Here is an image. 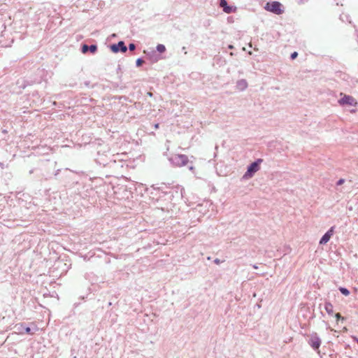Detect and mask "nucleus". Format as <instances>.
<instances>
[{"mask_svg":"<svg viewBox=\"0 0 358 358\" xmlns=\"http://www.w3.org/2000/svg\"><path fill=\"white\" fill-rule=\"evenodd\" d=\"M262 159H257L254 162L251 163L247 169V171L243 176V179H249L252 178L256 172L260 169V164L262 163Z\"/></svg>","mask_w":358,"mask_h":358,"instance_id":"nucleus-1","label":"nucleus"},{"mask_svg":"<svg viewBox=\"0 0 358 358\" xmlns=\"http://www.w3.org/2000/svg\"><path fill=\"white\" fill-rule=\"evenodd\" d=\"M264 9L275 15H280L284 13L282 5L279 1L267 2L264 6Z\"/></svg>","mask_w":358,"mask_h":358,"instance_id":"nucleus-2","label":"nucleus"},{"mask_svg":"<svg viewBox=\"0 0 358 358\" xmlns=\"http://www.w3.org/2000/svg\"><path fill=\"white\" fill-rule=\"evenodd\" d=\"M169 161L174 166L181 167L188 164L189 159L185 155H175L169 158Z\"/></svg>","mask_w":358,"mask_h":358,"instance_id":"nucleus-3","label":"nucleus"},{"mask_svg":"<svg viewBox=\"0 0 358 358\" xmlns=\"http://www.w3.org/2000/svg\"><path fill=\"white\" fill-rule=\"evenodd\" d=\"M308 343L314 350L320 353L319 348L321 345L322 341L317 333H313L310 335Z\"/></svg>","mask_w":358,"mask_h":358,"instance_id":"nucleus-4","label":"nucleus"},{"mask_svg":"<svg viewBox=\"0 0 358 358\" xmlns=\"http://www.w3.org/2000/svg\"><path fill=\"white\" fill-rule=\"evenodd\" d=\"M110 48L111 51L114 53H117L119 52L124 53L127 50V47L122 41H119L117 43L110 45Z\"/></svg>","mask_w":358,"mask_h":358,"instance_id":"nucleus-5","label":"nucleus"},{"mask_svg":"<svg viewBox=\"0 0 358 358\" xmlns=\"http://www.w3.org/2000/svg\"><path fill=\"white\" fill-rule=\"evenodd\" d=\"M219 6L225 13L230 14L236 11V7L234 6H229L227 0H220Z\"/></svg>","mask_w":358,"mask_h":358,"instance_id":"nucleus-6","label":"nucleus"},{"mask_svg":"<svg viewBox=\"0 0 358 358\" xmlns=\"http://www.w3.org/2000/svg\"><path fill=\"white\" fill-rule=\"evenodd\" d=\"M338 103L341 106L348 105V106H354L357 103L355 99L350 95H344V96L338 100Z\"/></svg>","mask_w":358,"mask_h":358,"instance_id":"nucleus-7","label":"nucleus"},{"mask_svg":"<svg viewBox=\"0 0 358 358\" xmlns=\"http://www.w3.org/2000/svg\"><path fill=\"white\" fill-rule=\"evenodd\" d=\"M334 228L335 227H331L320 238L319 243L320 245H324L326 244L331 238V237L333 236L334 233Z\"/></svg>","mask_w":358,"mask_h":358,"instance_id":"nucleus-8","label":"nucleus"},{"mask_svg":"<svg viewBox=\"0 0 358 358\" xmlns=\"http://www.w3.org/2000/svg\"><path fill=\"white\" fill-rule=\"evenodd\" d=\"M97 45L95 44H92L88 45L87 44L82 45L81 51L83 54H86L88 52H90L92 54H94L97 51Z\"/></svg>","mask_w":358,"mask_h":358,"instance_id":"nucleus-9","label":"nucleus"},{"mask_svg":"<svg viewBox=\"0 0 358 358\" xmlns=\"http://www.w3.org/2000/svg\"><path fill=\"white\" fill-rule=\"evenodd\" d=\"M15 328L20 333L24 331L26 334L33 335L34 333L31 331V328L25 327L23 323L17 324L15 325Z\"/></svg>","mask_w":358,"mask_h":358,"instance_id":"nucleus-10","label":"nucleus"},{"mask_svg":"<svg viewBox=\"0 0 358 358\" xmlns=\"http://www.w3.org/2000/svg\"><path fill=\"white\" fill-rule=\"evenodd\" d=\"M236 87L241 90L243 91L248 87V83L245 79L238 80L236 83Z\"/></svg>","mask_w":358,"mask_h":358,"instance_id":"nucleus-11","label":"nucleus"},{"mask_svg":"<svg viewBox=\"0 0 358 358\" xmlns=\"http://www.w3.org/2000/svg\"><path fill=\"white\" fill-rule=\"evenodd\" d=\"M324 309L329 315H333V313H334L333 305L330 302H329V301L325 302Z\"/></svg>","mask_w":358,"mask_h":358,"instance_id":"nucleus-12","label":"nucleus"},{"mask_svg":"<svg viewBox=\"0 0 358 358\" xmlns=\"http://www.w3.org/2000/svg\"><path fill=\"white\" fill-rule=\"evenodd\" d=\"M156 49L160 53H163L166 51V47L163 44H158Z\"/></svg>","mask_w":358,"mask_h":358,"instance_id":"nucleus-13","label":"nucleus"},{"mask_svg":"<svg viewBox=\"0 0 358 358\" xmlns=\"http://www.w3.org/2000/svg\"><path fill=\"white\" fill-rule=\"evenodd\" d=\"M339 291L345 296H348L350 294V291L345 287H340Z\"/></svg>","mask_w":358,"mask_h":358,"instance_id":"nucleus-14","label":"nucleus"},{"mask_svg":"<svg viewBox=\"0 0 358 358\" xmlns=\"http://www.w3.org/2000/svg\"><path fill=\"white\" fill-rule=\"evenodd\" d=\"M94 6H97L99 7H102L104 5V2L101 0H94L92 2Z\"/></svg>","mask_w":358,"mask_h":358,"instance_id":"nucleus-15","label":"nucleus"},{"mask_svg":"<svg viewBox=\"0 0 358 358\" xmlns=\"http://www.w3.org/2000/svg\"><path fill=\"white\" fill-rule=\"evenodd\" d=\"M144 62V60L142 58H138L136 62V66H141Z\"/></svg>","mask_w":358,"mask_h":358,"instance_id":"nucleus-16","label":"nucleus"},{"mask_svg":"<svg viewBox=\"0 0 358 358\" xmlns=\"http://www.w3.org/2000/svg\"><path fill=\"white\" fill-rule=\"evenodd\" d=\"M335 317L336 318L337 321H339L340 320H343L344 317L341 316L340 313L335 314Z\"/></svg>","mask_w":358,"mask_h":358,"instance_id":"nucleus-17","label":"nucleus"},{"mask_svg":"<svg viewBox=\"0 0 358 358\" xmlns=\"http://www.w3.org/2000/svg\"><path fill=\"white\" fill-rule=\"evenodd\" d=\"M129 49L131 51H133L136 49V45L134 43H129Z\"/></svg>","mask_w":358,"mask_h":358,"instance_id":"nucleus-18","label":"nucleus"},{"mask_svg":"<svg viewBox=\"0 0 358 358\" xmlns=\"http://www.w3.org/2000/svg\"><path fill=\"white\" fill-rule=\"evenodd\" d=\"M297 56H298V52H292V53L291 54V55H290V58H291L292 59H296V58L297 57Z\"/></svg>","mask_w":358,"mask_h":358,"instance_id":"nucleus-19","label":"nucleus"},{"mask_svg":"<svg viewBox=\"0 0 358 358\" xmlns=\"http://www.w3.org/2000/svg\"><path fill=\"white\" fill-rule=\"evenodd\" d=\"M344 181H345V180H344V179H340V180H338V182H336V185H342V184L344 182Z\"/></svg>","mask_w":358,"mask_h":358,"instance_id":"nucleus-20","label":"nucleus"},{"mask_svg":"<svg viewBox=\"0 0 358 358\" xmlns=\"http://www.w3.org/2000/svg\"><path fill=\"white\" fill-rule=\"evenodd\" d=\"M223 261H221L220 259H217V258L214 260V263L216 264H220Z\"/></svg>","mask_w":358,"mask_h":358,"instance_id":"nucleus-21","label":"nucleus"},{"mask_svg":"<svg viewBox=\"0 0 358 358\" xmlns=\"http://www.w3.org/2000/svg\"><path fill=\"white\" fill-rule=\"evenodd\" d=\"M189 170H190L191 171H194V166L191 165L188 167Z\"/></svg>","mask_w":358,"mask_h":358,"instance_id":"nucleus-22","label":"nucleus"},{"mask_svg":"<svg viewBox=\"0 0 358 358\" xmlns=\"http://www.w3.org/2000/svg\"><path fill=\"white\" fill-rule=\"evenodd\" d=\"M155 129L159 128V124H155Z\"/></svg>","mask_w":358,"mask_h":358,"instance_id":"nucleus-23","label":"nucleus"},{"mask_svg":"<svg viewBox=\"0 0 358 358\" xmlns=\"http://www.w3.org/2000/svg\"><path fill=\"white\" fill-rule=\"evenodd\" d=\"M59 170H57V171L55 172V176H57V174L59 173Z\"/></svg>","mask_w":358,"mask_h":358,"instance_id":"nucleus-24","label":"nucleus"},{"mask_svg":"<svg viewBox=\"0 0 358 358\" xmlns=\"http://www.w3.org/2000/svg\"><path fill=\"white\" fill-rule=\"evenodd\" d=\"M252 267H253L254 268H255V269H257V268H258V267H257V265H255H255H253V266H252Z\"/></svg>","mask_w":358,"mask_h":358,"instance_id":"nucleus-25","label":"nucleus"},{"mask_svg":"<svg viewBox=\"0 0 358 358\" xmlns=\"http://www.w3.org/2000/svg\"><path fill=\"white\" fill-rule=\"evenodd\" d=\"M148 94L150 96H152V94L151 92H148Z\"/></svg>","mask_w":358,"mask_h":358,"instance_id":"nucleus-26","label":"nucleus"},{"mask_svg":"<svg viewBox=\"0 0 358 358\" xmlns=\"http://www.w3.org/2000/svg\"><path fill=\"white\" fill-rule=\"evenodd\" d=\"M229 48H230V49L233 48V45H229Z\"/></svg>","mask_w":358,"mask_h":358,"instance_id":"nucleus-27","label":"nucleus"},{"mask_svg":"<svg viewBox=\"0 0 358 358\" xmlns=\"http://www.w3.org/2000/svg\"><path fill=\"white\" fill-rule=\"evenodd\" d=\"M33 172H34V170H31V171H29V173H33Z\"/></svg>","mask_w":358,"mask_h":358,"instance_id":"nucleus-28","label":"nucleus"},{"mask_svg":"<svg viewBox=\"0 0 358 358\" xmlns=\"http://www.w3.org/2000/svg\"><path fill=\"white\" fill-rule=\"evenodd\" d=\"M356 341H357V345H358V338H356Z\"/></svg>","mask_w":358,"mask_h":358,"instance_id":"nucleus-29","label":"nucleus"}]
</instances>
